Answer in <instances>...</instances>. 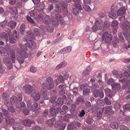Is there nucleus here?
Masks as SVG:
<instances>
[{
  "label": "nucleus",
  "instance_id": "1",
  "mask_svg": "<svg viewBox=\"0 0 130 130\" xmlns=\"http://www.w3.org/2000/svg\"><path fill=\"white\" fill-rule=\"evenodd\" d=\"M42 86L41 92L43 96V98L45 100H47L48 98L47 95L46 89H47L49 90L54 87V83L53 78L51 77L47 78L42 84Z\"/></svg>",
  "mask_w": 130,
  "mask_h": 130
},
{
  "label": "nucleus",
  "instance_id": "2",
  "mask_svg": "<svg viewBox=\"0 0 130 130\" xmlns=\"http://www.w3.org/2000/svg\"><path fill=\"white\" fill-rule=\"evenodd\" d=\"M19 46L21 48L18 47L17 49V51L18 53L21 55L23 57L26 58L28 57L26 51H27V47L29 48L31 47L32 49L36 48V46L35 42L30 40L29 43H25L24 44L22 45L21 44H19Z\"/></svg>",
  "mask_w": 130,
  "mask_h": 130
},
{
  "label": "nucleus",
  "instance_id": "3",
  "mask_svg": "<svg viewBox=\"0 0 130 130\" xmlns=\"http://www.w3.org/2000/svg\"><path fill=\"white\" fill-rule=\"evenodd\" d=\"M5 31L7 32L8 34V35L9 36V40L11 43H14L18 40L19 35V34L16 30H14L13 34L11 36L10 35V33L11 31L10 29L7 28L5 29Z\"/></svg>",
  "mask_w": 130,
  "mask_h": 130
},
{
  "label": "nucleus",
  "instance_id": "4",
  "mask_svg": "<svg viewBox=\"0 0 130 130\" xmlns=\"http://www.w3.org/2000/svg\"><path fill=\"white\" fill-rule=\"evenodd\" d=\"M74 2V5L75 8L73 9L72 12L74 15H76L79 13V11H81L82 8L81 5L79 2L80 0H72Z\"/></svg>",
  "mask_w": 130,
  "mask_h": 130
},
{
  "label": "nucleus",
  "instance_id": "5",
  "mask_svg": "<svg viewBox=\"0 0 130 130\" xmlns=\"http://www.w3.org/2000/svg\"><path fill=\"white\" fill-rule=\"evenodd\" d=\"M112 39V36L110 34H109L107 32H105L102 37V40H104L105 42L106 43H109L111 41Z\"/></svg>",
  "mask_w": 130,
  "mask_h": 130
},
{
  "label": "nucleus",
  "instance_id": "6",
  "mask_svg": "<svg viewBox=\"0 0 130 130\" xmlns=\"http://www.w3.org/2000/svg\"><path fill=\"white\" fill-rule=\"evenodd\" d=\"M31 96L34 101H37L40 99V95L39 92L36 90H34L31 94Z\"/></svg>",
  "mask_w": 130,
  "mask_h": 130
},
{
  "label": "nucleus",
  "instance_id": "7",
  "mask_svg": "<svg viewBox=\"0 0 130 130\" xmlns=\"http://www.w3.org/2000/svg\"><path fill=\"white\" fill-rule=\"evenodd\" d=\"M23 89L25 90V93L28 95L30 93L33 92L34 90H35L32 89V87L30 85H25L23 87Z\"/></svg>",
  "mask_w": 130,
  "mask_h": 130
},
{
  "label": "nucleus",
  "instance_id": "8",
  "mask_svg": "<svg viewBox=\"0 0 130 130\" xmlns=\"http://www.w3.org/2000/svg\"><path fill=\"white\" fill-rule=\"evenodd\" d=\"M7 11L11 14L15 15L18 13V10L17 8L15 7H8L7 9Z\"/></svg>",
  "mask_w": 130,
  "mask_h": 130
},
{
  "label": "nucleus",
  "instance_id": "9",
  "mask_svg": "<svg viewBox=\"0 0 130 130\" xmlns=\"http://www.w3.org/2000/svg\"><path fill=\"white\" fill-rule=\"evenodd\" d=\"M113 76L114 77L119 78L121 79H119V80L121 82H125L126 81L125 79H123V77L120 76L119 74L117 71L115 70H114L112 71Z\"/></svg>",
  "mask_w": 130,
  "mask_h": 130
},
{
  "label": "nucleus",
  "instance_id": "10",
  "mask_svg": "<svg viewBox=\"0 0 130 130\" xmlns=\"http://www.w3.org/2000/svg\"><path fill=\"white\" fill-rule=\"evenodd\" d=\"M19 100H18V102L16 104V107L17 108H19L20 107H25V105L24 102H22L21 103V102L22 101V96L20 95V96L19 97Z\"/></svg>",
  "mask_w": 130,
  "mask_h": 130
},
{
  "label": "nucleus",
  "instance_id": "11",
  "mask_svg": "<svg viewBox=\"0 0 130 130\" xmlns=\"http://www.w3.org/2000/svg\"><path fill=\"white\" fill-rule=\"evenodd\" d=\"M19 120L18 119L13 125V130H20L22 129L21 124L18 123Z\"/></svg>",
  "mask_w": 130,
  "mask_h": 130
},
{
  "label": "nucleus",
  "instance_id": "12",
  "mask_svg": "<svg viewBox=\"0 0 130 130\" xmlns=\"http://www.w3.org/2000/svg\"><path fill=\"white\" fill-rule=\"evenodd\" d=\"M127 7H123L118 10L117 12V15L118 16L122 15H124L126 12Z\"/></svg>",
  "mask_w": 130,
  "mask_h": 130
},
{
  "label": "nucleus",
  "instance_id": "13",
  "mask_svg": "<svg viewBox=\"0 0 130 130\" xmlns=\"http://www.w3.org/2000/svg\"><path fill=\"white\" fill-rule=\"evenodd\" d=\"M23 124L26 126H29L31 124L34 123L33 121L32 120L28 119L24 120L22 121Z\"/></svg>",
  "mask_w": 130,
  "mask_h": 130
},
{
  "label": "nucleus",
  "instance_id": "14",
  "mask_svg": "<svg viewBox=\"0 0 130 130\" xmlns=\"http://www.w3.org/2000/svg\"><path fill=\"white\" fill-rule=\"evenodd\" d=\"M112 88L113 90L115 92L118 90L120 88L121 86L120 84L117 83H115L112 85Z\"/></svg>",
  "mask_w": 130,
  "mask_h": 130
},
{
  "label": "nucleus",
  "instance_id": "15",
  "mask_svg": "<svg viewBox=\"0 0 130 130\" xmlns=\"http://www.w3.org/2000/svg\"><path fill=\"white\" fill-rule=\"evenodd\" d=\"M55 17L58 22H60L61 24H63L65 23V21L62 19V17L58 13L55 14Z\"/></svg>",
  "mask_w": 130,
  "mask_h": 130
},
{
  "label": "nucleus",
  "instance_id": "16",
  "mask_svg": "<svg viewBox=\"0 0 130 130\" xmlns=\"http://www.w3.org/2000/svg\"><path fill=\"white\" fill-rule=\"evenodd\" d=\"M94 24L98 27L99 30H100L101 29L103 25V22L101 21H96Z\"/></svg>",
  "mask_w": 130,
  "mask_h": 130
},
{
  "label": "nucleus",
  "instance_id": "17",
  "mask_svg": "<svg viewBox=\"0 0 130 130\" xmlns=\"http://www.w3.org/2000/svg\"><path fill=\"white\" fill-rule=\"evenodd\" d=\"M117 13L114 10H111L109 13V17L110 18L112 19H115L117 17Z\"/></svg>",
  "mask_w": 130,
  "mask_h": 130
},
{
  "label": "nucleus",
  "instance_id": "18",
  "mask_svg": "<svg viewBox=\"0 0 130 130\" xmlns=\"http://www.w3.org/2000/svg\"><path fill=\"white\" fill-rule=\"evenodd\" d=\"M84 99L83 97L78 96L76 99L75 103L76 104L79 105L83 103H84Z\"/></svg>",
  "mask_w": 130,
  "mask_h": 130
},
{
  "label": "nucleus",
  "instance_id": "19",
  "mask_svg": "<svg viewBox=\"0 0 130 130\" xmlns=\"http://www.w3.org/2000/svg\"><path fill=\"white\" fill-rule=\"evenodd\" d=\"M105 111V112L107 113L112 114L114 113V111L112 110V107L111 106L106 107Z\"/></svg>",
  "mask_w": 130,
  "mask_h": 130
},
{
  "label": "nucleus",
  "instance_id": "20",
  "mask_svg": "<svg viewBox=\"0 0 130 130\" xmlns=\"http://www.w3.org/2000/svg\"><path fill=\"white\" fill-rule=\"evenodd\" d=\"M5 120L6 123L8 124H11L15 121L14 119L9 117L6 118Z\"/></svg>",
  "mask_w": 130,
  "mask_h": 130
},
{
  "label": "nucleus",
  "instance_id": "21",
  "mask_svg": "<svg viewBox=\"0 0 130 130\" xmlns=\"http://www.w3.org/2000/svg\"><path fill=\"white\" fill-rule=\"evenodd\" d=\"M91 68L90 67L88 66L86 69H85L82 74L84 75H87L89 74V73L91 71Z\"/></svg>",
  "mask_w": 130,
  "mask_h": 130
},
{
  "label": "nucleus",
  "instance_id": "22",
  "mask_svg": "<svg viewBox=\"0 0 130 130\" xmlns=\"http://www.w3.org/2000/svg\"><path fill=\"white\" fill-rule=\"evenodd\" d=\"M0 39H4L6 42L8 40L7 36L6 33L5 32L2 33L0 34Z\"/></svg>",
  "mask_w": 130,
  "mask_h": 130
},
{
  "label": "nucleus",
  "instance_id": "23",
  "mask_svg": "<svg viewBox=\"0 0 130 130\" xmlns=\"http://www.w3.org/2000/svg\"><path fill=\"white\" fill-rule=\"evenodd\" d=\"M38 106V103L34 102L32 105L31 108H30V110L34 112L37 109Z\"/></svg>",
  "mask_w": 130,
  "mask_h": 130
},
{
  "label": "nucleus",
  "instance_id": "24",
  "mask_svg": "<svg viewBox=\"0 0 130 130\" xmlns=\"http://www.w3.org/2000/svg\"><path fill=\"white\" fill-rule=\"evenodd\" d=\"M86 121L88 124H90L93 123V120L92 116H89L86 118Z\"/></svg>",
  "mask_w": 130,
  "mask_h": 130
},
{
  "label": "nucleus",
  "instance_id": "25",
  "mask_svg": "<svg viewBox=\"0 0 130 130\" xmlns=\"http://www.w3.org/2000/svg\"><path fill=\"white\" fill-rule=\"evenodd\" d=\"M67 65V63L65 62H61L60 64H58L56 67V70H58L61 67H63Z\"/></svg>",
  "mask_w": 130,
  "mask_h": 130
},
{
  "label": "nucleus",
  "instance_id": "26",
  "mask_svg": "<svg viewBox=\"0 0 130 130\" xmlns=\"http://www.w3.org/2000/svg\"><path fill=\"white\" fill-rule=\"evenodd\" d=\"M118 22L116 20L113 21L111 24V26L112 28H114L115 30L117 29V26H118Z\"/></svg>",
  "mask_w": 130,
  "mask_h": 130
},
{
  "label": "nucleus",
  "instance_id": "27",
  "mask_svg": "<svg viewBox=\"0 0 130 130\" xmlns=\"http://www.w3.org/2000/svg\"><path fill=\"white\" fill-rule=\"evenodd\" d=\"M43 21L44 23L48 24L50 22V20L49 16L47 15H45L44 17V18L43 19Z\"/></svg>",
  "mask_w": 130,
  "mask_h": 130
},
{
  "label": "nucleus",
  "instance_id": "28",
  "mask_svg": "<svg viewBox=\"0 0 130 130\" xmlns=\"http://www.w3.org/2000/svg\"><path fill=\"white\" fill-rule=\"evenodd\" d=\"M70 112H71V114H68L69 116H68L69 118H73L76 115V111L74 110H72V109H71Z\"/></svg>",
  "mask_w": 130,
  "mask_h": 130
},
{
  "label": "nucleus",
  "instance_id": "29",
  "mask_svg": "<svg viewBox=\"0 0 130 130\" xmlns=\"http://www.w3.org/2000/svg\"><path fill=\"white\" fill-rule=\"evenodd\" d=\"M16 24V22L13 21H11L9 22L8 24V25L11 28H13L15 27Z\"/></svg>",
  "mask_w": 130,
  "mask_h": 130
},
{
  "label": "nucleus",
  "instance_id": "30",
  "mask_svg": "<svg viewBox=\"0 0 130 130\" xmlns=\"http://www.w3.org/2000/svg\"><path fill=\"white\" fill-rule=\"evenodd\" d=\"M110 126L113 129H117L119 126V124L116 122H113L110 124Z\"/></svg>",
  "mask_w": 130,
  "mask_h": 130
},
{
  "label": "nucleus",
  "instance_id": "31",
  "mask_svg": "<svg viewBox=\"0 0 130 130\" xmlns=\"http://www.w3.org/2000/svg\"><path fill=\"white\" fill-rule=\"evenodd\" d=\"M50 115L53 116H55L57 113L55 109L52 107L50 109Z\"/></svg>",
  "mask_w": 130,
  "mask_h": 130
},
{
  "label": "nucleus",
  "instance_id": "32",
  "mask_svg": "<svg viewBox=\"0 0 130 130\" xmlns=\"http://www.w3.org/2000/svg\"><path fill=\"white\" fill-rule=\"evenodd\" d=\"M55 121V119L52 118L47 121V123L50 126H52L53 125Z\"/></svg>",
  "mask_w": 130,
  "mask_h": 130
},
{
  "label": "nucleus",
  "instance_id": "33",
  "mask_svg": "<svg viewBox=\"0 0 130 130\" xmlns=\"http://www.w3.org/2000/svg\"><path fill=\"white\" fill-rule=\"evenodd\" d=\"M119 43V41L117 38H115L114 39L113 42L112 44L115 47H116L118 45Z\"/></svg>",
  "mask_w": 130,
  "mask_h": 130
},
{
  "label": "nucleus",
  "instance_id": "34",
  "mask_svg": "<svg viewBox=\"0 0 130 130\" xmlns=\"http://www.w3.org/2000/svg\"><path fill=\"white\" fill-rule=\"evenodd\" d=\"M18 100H17V98L15 96H13L10 99V102L11 103L14 104L18 102Z\"/></svg>",
  "mask_w": 130,
  "mask_h": 130
},
{
  "label": "nucleus",
  "instance_id": "35",
  "mask_svg": "<svg viewBox=\"0 0 130 130\" xmlns=\"http://www.w3.org/2000/svg\"><path fill=\"white\" fill-rule=\"evenodd\" d=\"M15 53L14 52H11L10 56L11 60L13 63H15Z\"/></svg>",
  "mask_w": 130,
  "mask_h": 130
},
{
  "label": "nucleus",
  "instance_id": "36",
  "mask_svg": "<svg viewBox=\"0 0 130 130\" xmlns=\"http://www.w3.org/2000/svg\"><path fill=\"white\" fill-rule=\"evenodd\" d=\"M93 96L95 98H97L99 92V90H93Z\"/></svg>",
  "mask_w": 130,
  "mask_h": 130
},
{
  "label": "nucleus",
  "instance_id": "37",
  "mask_svg": "<svg viewBox=\"0 0 130 130\" xmlns=\"http://www.w3.org/2000/svg\"><path fill=\"white\" fill-rule=\"evenodd\" d=\"M54 12H57L59 13H60L61 12V8L58 4H57L56 5L55 9L54 10Z\"/></svg>",
  "mask_w": 130,
  "mask_h": 130
},
{
  "label": "nucleus",
  "instance_id": "38",
  "mask_svg": "<svg viewBox=\"0 0 130 130\" xmlns=\"http://www.w3.org/2000/svg\"><path fill=\"white\" fill-rule=\"evenodd\" d=\"M83 7L86 11H91V9L90 6L85 4H84L83 6Z\"/></svg>",
  "mask_w": 130,
  "mask_h": 130
},
{
  "label": "nucleus",
  "instance_id": "39",
  "mask_svg": "<svg viewBox=\"0 0 130 130\" xmlns=\"http://www.w3.org/2000/svg\"><path fill=\"white\" fill-rule=\"evenodd\" d=\"M25 26L24 24H22L20 27V31L21 34H23L24 31Z\"/></svg>",
  "mask_w": 130,
  "mask_h": 130
},
{
  "label": "nucleus",
  "instance_id": "40",
  "mask_svg": "<svg viewBox=\"0 0 130 130\" xmlns=\"http://www.w3.org/2000/svg\"><path fill=\"white\" fill-rule=\"evenodd\" d=\"M90 92V90L89 89L85 88L83 91V94L85 95H86L89 94Z\"/></svg>",
  "mask_w": 130,
  "mask_h": 130
},
{
  "label": "nucleus",
  "instance_id": "41",
  "mask_svg": "<svg viewBox=\"0 0 130 130\" xmlns=\"http://www.w3.org/2000/svg\"><path fill=\"white\" fill-rule=\"evenodd\" d=\"M92 90H97L96 89L99 88V85L96 83H92Z\"/></svg>",
  "mask_w": 130,
  "mask_h": 130
},
{
  "label": "nucleus",
  "instance_id": "42",
  "mask_svg": "<svg viewBox=\"0 0 130 130\" xmlns=\"http://www.w3.org/2000/svg\"><path fill=\"white\" fill-rule=\"evenodd\" d=\"M63 100L60 98H59L57 100V103L58 106H59L62 105L63 104Z\"/></svg>",
  "mask_w": 130,
  "mask_h": 130
},
{
  "label": "nucleus",
  "instance_id": "43",
  "mask_svg": "<svg viewBox=\"0 0 130 130\" xmlns=\"http://www.w3.org/2000/svg\"><path fill=\"white\" fill-rule=\"evenodd\" d=\"M105 103L107 105H109L111 104V102L107 97H105L104 99Z\"/></svg>",
  "mask_w": 130,
  "mask_h": 130
},
{
  "label": "nucleus",
  "instance_id": "44",
  "mask_svg": "<svg viewBox=\"0 0 130 130\" xmlns=\"http://www.w3.org/2000/svg\"><path fill=\"white\" fill-rule=\"evenodd\" d=\"M74 128V124L73 123L69 124L68 126V130H73Z\"/></svg>",
  "mask_w": 130,
  "mask_h": 130
},
{
  "label": "nucleus",
  "instance_id": "45",
  "mask_svg": "<svg viewBox=\"0 0 130 130\" xmlns=\"http://www.w3.org/2000/svg\"><path fill=\"white\" fill-rule=\"evenodd\" d=\"M110 24L109 22H105L104 23L103 28L104 29L108 28L110 26Z\"/></svg>",
  "mask_w": 130,
  "mask_h": 130
},
{
  "label": "nucleus",
  "instance_id": "46",
  "mask_svg": "<svg viewBox=\"0 0 130 130\" xmlns=\"http://www.w3.org/2000/svg\"><path fill=\"white\" fill-rule=\"evenodd\" d=\"M27 19L29 22L34 24V26L36 25V24L35 22H34L33 19H32L30 17H27Z\"/></svg>",
  "mask_w": 130,
  "mask_h": 130
},
{
  "label": "nucleus",
  "instance_id": "47",
  "mask_svg": "<svg viewBox=\"0 0 130 130\" xmlns=\"http://www.w3.org/2000/svg\"><path fill=\"white\" fill-rule=\"evenodd\" d=\"M104 110V108H99V111L97 113L98 116L100 117L102 114Z\"/></svg>",
  "mask_w": 130,
  "mask_h": 130
},
{
  "label": "nucleus",
  "instance_id": "48",
  "mask_svg": "<svg viewBox=\"0 0 130 130\" xmlns=\"http://www.w3.org/2000/svg\"><path fill=\"white\" fill-rule=\"evenodd\" d=\"M120 107V104L119 103L117 102L115 103L114 107L116 110H119Z\"/></svg>",
  "mask_w": 130,
  "mask_h": 130
},
{
  "label": "nucleus",
  "instance_id": "49",
  "mask_svg": "<svg viewBox=\"0 0 130 130\" xmlns=\"http://www.w3.org/2000/svg\"><path fill=\"white\" fill-rule=\"evenodd\" d=\"M3 61L6 64L10 63L11 62L10 59L7 58H4Z\"/></svg>",
  "mask_w": 130,
  "mask_h": 130
},
{
  "label": "nucleus",
  "instance_id": "50",
  "mask_svg": "<svg viewBox=\"0 0 130 130\" xmlns=\"http://www.w3.org/2000/svg\"><path fill=\"white\" fill-rule=\"evenodd\" d=\"M68 116H69V115L67 114V116L65 115L62 116H61V119L63 121L65 122L68 121V118H69Z\"/></svg>",
  "mask_w": 130,
  "mask_h": 130
},
{
  "label": "nucleus",
  "instance_id": "51",
  "mask_svg": "<svg viewBox=\"0 0 130 130\" xmlns=\"http://www.w3.org/2000/svg\"><path fill=\"white\" fill-rule=\"evenodd\" d=\"M114 80L112 78L109 79L107 80V83L108 84H110L112 86V85L114 83Z\"/></svg>",
  "mask_w": 130,
  "mask_h": 130
},
{
  "label": "nucleus",
  "instance_id": "52",
  "mask_svg": "<svg viewBox=\"0 0 130 130\" xmlns=\"http://www.w3.org/2000/svg\"><path fill=\"white\" fill-rule=\"evenodd\" d=\"M33 30L34 34H35L36 36H37L39 35V30L38 28H35Z\"/></svg>",
  "mask_w": 130,
  "mask_h": 130
},
{
  "label": "nucleus",
  "instance_id": "53",
  "mask_svg": "<svg viewBox=\"0 0 130 130\" xmlns=\"http://www.w3.org/2000/svg\"><path fill=\"white\" fill-rule=\"evenodd\" d=\"M7 22V21H5L0 24V26L3 28H4L5 27L6 25Z\"/></svg>",
  "mask_w": 130,
  "mask_h": 130
},
{
  "label": "nucleus",
  "instance_id": "54",
  "mask_svg": "<svg viewBox=\"0 0 130 130\" xmlns=\"http://www.w3.org/2000/svg\"><path fill=\"white\" fill-rule=\"evenodd\" d=\"M124 75L129 78L130 76V72L127 70L125 71L124 74Z\"/></svg>",
  "mask_w": 130,
  "mask_h": 130
},
{
  "label": "nucleus",
  "instance_id": "55",
  "mask_svg": "<svg viewBox=\"0 0 130 130\" xmlns=\"http://www.w3.org/2000/svg\"><path fill=\"white\" fill-rule=\"evenodd\" d=\"M2 111L4 113V115L6 117V118L7 117H8L9 113L8 111L4 109H2Z\"/></svg>",
  "mask_w": 130,
  "mask_h": 130
},
{
  "label": "nucleus",
  "instance_id": "56",
  "mask_svg": "<svg viewBox=\"0 0 130 130\" xmlns=\"http://www.w3.org/2000/svg\"><path fill=\"white\" fill-rule=\"evenodd\" d=\"M58 80L60 83H63L64 82V79L63 76L61 75L58 76Z\"/></svg>",
  "mask_w": 130,
  "mask_h": 130
},
{
  "label": "nucleus",
  "instance_id": "57",
  "mask_svg": "<svg viewBox=\"0 0 130 130\" xmlns=\"http://www.w3.org/2000/svg\"><path fill=\"white\" fill-rule=\"evenodd\" d=\"M5 50L3 47H0V55H2L5 52Z\"/></svg>",
  "mask_w": 130,
  "mask_h": 130
},
{
  "label": "nucleus",
  "instance_id": "58",
  "mask_svg": "<svg viewBox=\"0 0 130 130\" xmlns=\"http://www.w3.org/2000/svg\"><path fill=\"white\" fill-rule=\"evenodd\" d=\"M29 14L30 16L32 17L36 15V13L34 10L30 11L29 12Z\"/></svg>",
  "mask_w": 130,
  "mask_h": 130
},
{
  "label": "nucleus",
  "instance_id": "59",
  "mask_svg": "<svg viewBox=\"0 0 130 130\" xmlns=\"http://www.w3.org/2000/svg\"><path fill=\"white\" fill-rule=\"evenodd\" d=\"M62 123V122L60 121L56 122L55 125V127H58L60 126Z\"/></svg>",
  "mask_w": 130,
  "mask_h": 130
},
{
  "label": "nucleus",
  "instance_id": "60",
  "mask_svg": "<svg viewBox=\"0 0 130 130\" xmlns=\"http://www.w3.org/2000/svg\"><path fill=\"white\" fill-rule=\"evenodd\" d=\"M66 125L65 124H63L61 125L58 128V130H63L65 129Z\"/></svg>",
  "mask_w": 130,
  "mask_h": 130
},
{
  "label": "nucleus",
  "instance_id": "61",
  "mask_svg": "<svg viewBox=\"0 0 130 130\" xmlns=\"http://www.w3.org/2000/svg\"><path fill=\"white\" fill-rule=\"evenodd\" d=\"M97 103L100 106H102L103 105V101L102 100H98L97 101Z\"/></svg>",
  "mask_w": 130,
  "mask_h": 130
},
{
  "label": "nucleus",
  "instance_id": "62",
  "mask_svg": "<svg viewBox=\"0 0 130 130\" xmlns=\"http://www.w3.org/2000/svg\"><path fill=\"white\" fill-rule=\"evenodd\" d=\"M120 130H129L127 127L123 125L120 126Z\"/></svg>",
  "mask_w": 130,
  "mask_h": 130
},
{
  "label": "nucleus",
  "instance_id": "63",
  "mask_svg": "<svg viewBox=\"0 0 130 130\" xmlns=\"http://www.w3.org/2000/svg\"><path fill=\"white\" fill-rule=\"evenodd\" d=\"M23 57V58H22L20 57H19L18 58L17 60L20 63H23L24 62V60L23 58H25L23 57Z\"/></svg>",
  "mask_w": 130,
  "mask_h": 130
},
{
  "label": "nucleus",
  "instance_id": "64",
  "mask_svg": "<svg viewBox=\"0 0 130 130\" xmlns=\"http://www.w3.org/2000/svg\"><path fill=\"white\" fill-rule=\"evenodd\" d=\"M5 105L8 108V107H10L12 105V103H11V102H8L7 100L5 101Z\"/></svg>",
  "mask_w": 130,
  "mask_h": 130
}]
</instances>
